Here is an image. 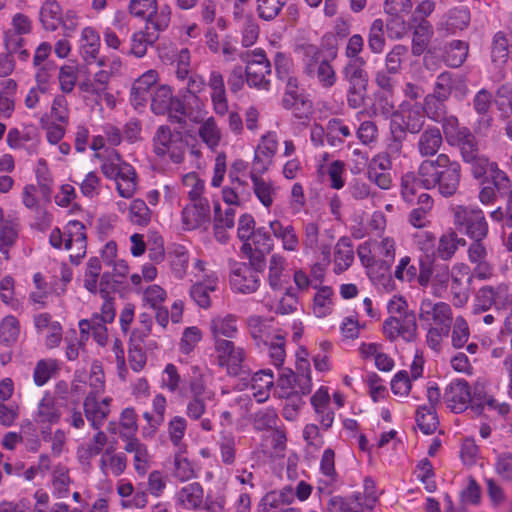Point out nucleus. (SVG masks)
Segmentation results:
<instances>
[{
  "mask_svg": "<svg viewBox=\"0 0 512 512\" xmlns=\"http://www.w3.org/2000/svg\"><path fill=\"white\" fill-rule=\"evenodd\" d=\"M419 180L425 189H437L443 197L453 196L460 185L461 165L445 153L423 160L418 167Z\"/></svg>",
  "mask_w": 512,
  "mask_h": 512,
  "instance_id": "1",
  "label": "nucleus"
},
{
  "mask_svg": "<svg viewBox=\"0 0 512 512\" xmlns=\"http://www.w3.org/2000/svg\"><path fill=\"white\" fill-rule=\"evenodd\" d=\"M228 266L229 282L233 292L243 295L257 292L261 286L265 263H260L257 259L256 261L251 259V263L230 259Z\"/></svg>",
  "mask_w": 512,
  "mask_h": 512,
  "instance_id": "2",
  "label": "nucleus"
},
{
  "mask_svg": "<svg viewBox=\"0 0 512 512\" xmlns=\"http://www.w3.org/2000/svg\"><path fill=\"white\" fill-rule=\"evenodd\" d=\"M441 128L447 144L458 149L463 162L480 153L476 135L470 128L462 126L456 116L444 118Z\"/></svg>",
  "mask_w": 512,
  "mask_h": 512,
  "instance_id": "3",
  "label": "nucleus"
},
{
  "mask_svg": "<svg viewBox=\"0 0 512 512\" xmlns=\"http://www.w3.org/2000/svg\"><path fill=\"white\" fill-rule=\"evenodd\" d=\"M63 241L65 249L72 250L70 261L73 264H79L80 260L86 254L87 247V236L84 224L76 220L70 221L66 225L63 234L59 228H54L49 236L50 244L54 248L60 249Z\"/></svg>",
  "mask_w": 512,
  "mask_h": 512,
  "instance_id": "4",
  "label": "nucleus"
},
{
  "mask_svg": "<svg viewBox=\"0 0 512 512\" xmlns=\"http://www.w3.org/2000/svg\"><path fill=\"white\" fill-rule=\"evenodd\" d=\"M454 224L471 239L483 240L488 235V224L479 208L458 206L454 213Z\"/></svg>",
  "mask_w": 512,
  "mask_h": 512,
  "instance_id": "5",
  "label": "nucleus"
},
{
  "mask_svg": "<svg viewBox=\"0 0 512 512\" xmlns=\"http://www.w3.org/2000/svg\"><path fill=\"white\" fill-rule=\"evenodd\" d=\"M241 61L246 63V81L250 87L269 90V80L266 75L271 72V65L262 50L250 52H240L238 54Z\"/></svg>",
  "mask_w": 512,
  "mask_h": 512,
  "instance_id": "6",
  "label": "nucleus"
},
{
  "mask_svg": "<svg viewBox=\"0 0 512 512\" xmlns=\"http://www.w3.org/2000/svg\"><path fill=\"white\" fill-rule=\"evenodd\" d=\"M128 9L133 16L145 19L146 25L154 30H166L169 26L170 11L168 8L158 11L157 0H131Z\"/></svg>",
  "mask_w": 512,
  "mask_h": 512,
  "instance_id": "7",
  "label": "nucleus"
},
{
  "mask_svg": "<svg viewBox=\"0 0 512 512\" xmlns=\"http://www.w3.org/2000/svg\"><path fill=\"white\" fill-rule=\"evenodd\" d=\"M383 333L391 342L401 337L406 342H412L417 336L416 315L413 312L402 316H390L383 322Z\"/></svg>",
  "mask_w": 512,
  "mask_h": 512,
  "instance_id": "8",
  "label": "nucleus"
},
{
  "mask_svg": "<svg viewBox=\"0 0 512 512\" xmlns=\"http://www.w3.org/2000/svg\"><path fill=\"white\" fill-rule=\"evenodd\" d=\"M426 116L421 109L419 104L408 105L394 114V118L391 119L390 128L395 130H403L407 135L418 134L422 131L425 124Z\"/></svg>",
  "mask_w": 512,
  "mask_h": 512,
  "instance_id": "9",
  "label": "nucleus"
},
{
  "mask_svg": "<svg viewBox=\"0 0 512 512\" xmlns=\"http://www.w3.org/2000/svg\"><path fill=\"white\" fill-rule=\"evenodd\" d=\"M419 319L421 322L428 324L432 321L437 327L450 328L452 323L451 308L447 303H434L430 299H424L420 304Z\"/></svg>",
  "mask_w": 512,
  "mask_h": 512,
  "instance_id": "10",
  "label": "nucleus"
},
{
  "mask_svg": "<svg viewBox=\"0 0 512 512\" xmlns=\"http://www.w3.org/2000/svg\"><path fill=\"white\" fill-rule=\"evenodd\" d=\"M214 349L217 353L218 364L222 367H229L234 373H237L238 368L244 361V349L236 345L232 339L214 342Z\"/></svg>",
  "mask_w": 512,
  "mask_h": 512,
  "instance_id": "11",
  "label": "nucleus"
},
{
  "mask_svg": "<svg viewBox=\"0 0 512 512\" xmlns=\"http://www.w3.org/2000/svg\"><path fill=\"white\" fill-rule=\"evenodd\" d=\"M182 211V221L187 229L206 228L210 223V206L208 200L193 201Z\"/></svg>",
  "mask_w": 512,
  "mask_h": 512,
  "instance_id": "12",
  "label": "nucleus"
},
{
  "mask_svg": "<svg viewBox=\"0 0 512 512\" xmlns=\"http://www.w3.org/2000/svg\"><path fill=\"white\" fill-rule=\"evenodd\" d=\"M444 399L451 411L455 413L463 412L467 409V404L471 400L468 383L465 380L452 382L445 390Z\"/></svg>",
  "mask_w": 512,
  "mask_h": 512,
  "instance_id": "13",
  "label": "nucleus"
},
{
  "mask_svg": "<svg viewBox=\"0 0 512 512\" xmlns=\"http://www.w3.org/2000/svg\"><path fill=\"white\" fill-rule=\"evenodd\" d=\"M443 144V136L438 127L430 126L419 136L417 150L422 157L437 156Z\"/></svg>",
  "mask_w": 512,
  "mask_h": 512,
  "instance_id": "14",
  "label": "nucleus"
},
{
  "mask_svg": "<svg viewBox=\"0 0 512 512\" xmlns=\"http://www.w3.org/2000/svg\"><path fill=\"white\" fill-rule=\"evenodd\" d=\"M207 85L212 90L211 99L215 112L219 115H225L228 111V102L223 75L219 71H212Z\"/></svg>",
  "mask_w": 512,
  "mask_h": 512,
  "instance_id": "15",
  "label": "nucleus"
},
{
  "mask_svg": "<svg viewBox=\"0 0 512 512\" xmlns=\"http://www.w3.org/2000/svg\"><path fill=\"white\" fill-rule=\"evenodd\" d=\"M204 490L200 483L191 482L176 494L177 503L184 509L197 510L203 504Z\"/></svg>",
  "mask_w": 512,
  "mask_h": 512,
  "instance_id": "16",
  "label": "nucleus"
},
{
  "mask_svg": "<svg viewBox=\"0 0 512 512\" xmlns=\"http://www.w3.org/2000/svg\"><path fill=\"white\" fill-rule=\"evenodd\" d=\"M157 82V73L149 70L141 75L133 84L131 89V100L135 106L143 105L149 98L154 85Z\"/></svg>",
  "mask_w": 512,
  "mask_h": 512,
  "instance_id": "17",
  "label": "nucleus"
},
{
  "mask_svg": "<svg viewBox=\"0 0 512 512\" xmlns=\"http://www.w3.org/2000/svg\"><path fill=\"white\" fill-rule=\"evenodd\" d=\"M163 30H154L151 25H145L144 30L135 32L131 38L130 53L141 58L147 53L148 46H152Z\"/></svg>",
  "mask_w": 512,
  "mask_h": 512,
  "instance_id": "18",
  "label": "nucleus"
},
{
  "mask_svg": "<svg viewBox=\"0 0 512 512\" xmlns=\"http://www.w3.org/2000/svg\"><path fill=\"white\" fill-rule=\"evenodd\" d=\"M507 292L505 286H483L475 296L474 314H481L489 310L503 294Z\"/></svg>",
  "mask_w": 512,
  "mask_h": 512,
  "instance_id": "19",
  "label": "nucleus"
},
{
  "mask_svg": "<svg viewBox=\"0 0 512 512\" xmlns=\"http://www.w3.org/2000/svg\"><path fill=\"white\" fill-rule=\"evenodd\" d=\"M210 330L214 342H217L218 340L233 339L238 333L235 316L229 314L224 317H216L212 319L210 323Z\"/></svg>",
  "mask_w": 512,
  "mask_h": 512,
  "instance_id": "20",
  "label": "nucleus"
},
{
  "mask_svg": "<svg viewBox=\"0 0 512 512\" xmlns=\"http://www.w3.org/2000/svg\"><path fill=\"white\" fill-rule=\"evenodd\" d=\"M100 47L99 35L90 27L84 28L82 31L81 54L87 63L97 61L99 66H104V59L97 60V54Z\"/></svg>",
  "mask_w": 512,
  "mask_h": 512,
  "instance_id": "21",
  "label": "nucleus"
},
{
  "mask_svg": "<svg viewBox=\"0 0 512 512\" xmlns=\"http://www.w3.org/2000/svg\"><path fill=\"white\" fill-rule=\"evenodd\" d=\"M85 416L94 429H99L103 421L108 417L110 409L100 405L94 393H89L83 403Z\"/></svg>",
  "mask_w": 512,
  "mask_h": 512,
  "instance_id": "22",
  "label": "nucleus"
},
{
  "mask_svg": "<svg viewBox=\"0 0 512 512\" xmlns=\"http://www.w3.org/2000/svg\"><path fill=\"white\" fill-rule=\"evenodd\" d=\"M40 22L47 31H55L62 23V9L56 0H46L40 8Z\"/></svg>",
  "mask_w": 512,
  "mask_h": 512,
  "instance_id": "23",
  "label": "nucleus"
},
{
  "mask_svg": "<svg viewBox=\"0 0 512 512\" xmlns=\"http://www.w3.org/2000/svg\"><path fill=\"white\" fill-rule=\"evenodd\" d=\"M273 373L271 370H261L251 378L253 395L258 402H264L269 397V391L273 387Z\"/></svg>",
  "mask_w": 512,
  "mask_h": 512,
  "instance_id": "24",
  "label": "nucleus"
},
{
  "mask_svg": "<svg viewBox=\"0 0 512 512\" xmlns=\"http://www.w3.org/2000/svg\"><path fill=\"white\" fill-rule=\"evenodd\" d=\"M443 98H439L431 93L427 94L424 98L423 104L420 105L424 115L434 122L443 123V119L447 118V106Z\"/></svg>",
  "mask_w": 512,
  "mask_h": 512,
  "instance_id": "25",
  "label": "nucleus"
},
{
  "mask_svg": "<svg viewBox=\"0 0 512 512\" xmlns=\"http://www.w3.org/2000/svg\"><path fill=\"white\" fill-rule=\"evenodd\" d=\"M469 22L470 13L467 8H454L450 10L446 22L442 24L439 31H445V35L454 34L458 30L467 28Z\"/></svg>",
  "mask_w": 512,
  "mask_h": 512,
  "instance_id": "26",
  "label": "nucleus"
},
{
  "mask_svg": "<svg viewBox=\"0 0 512 512\" xmlns=\"http://www.w3.org/2000/svg\"><path fill=\"white\" fill-rule=\"evenodd\" d=\"M149 97L151 98V109L157 115L167 113L173 103L172 90L168 85L155 87Z\"/></svg>",
  "mask_w": 512,
  "mask_h": 512,
  "instance_id": "27",
  "label": "nucleus"
},
{
  "mask_svg": "<svg viewBox=\"0 0 512 512\" xmlns=\"http://www.w3.org/2000/svg\"><path fill=\"white\" fill-rule=\"evenodd\" d=\"M250 239L253 242L254 250H256L252 259L255 261L257 259L260 263L266 264V256L270 254L274 246L273 239L269 232L263 227L258 228Z\"/></svg>",
  "mask_w": 512,
  "mask_h": 512,
  "instance_id": "28",
  "label": "nucleus"
},
{
  "mask_svg": "<svg viewBox=\"0 0 512 512\" xmlns=\"http://www.w3.org/2000/svg\"><path fill=\"white\" fill-rule=\"evenodd\" d=\"M363 59L350 60L343 69V76L348 86L367 87L368 77L365 70Z\"/></svg>",
  "mask_w": 512,
  "mask_h": 512,
  "instance_id": "29",
  "label": "nucleus"
},
{
  "mask_svg": "<svg viewBox=\"0 0 512 512\" xmlns=\"http://www.w3.org/2000/svg\"><path fill=\"white\" fill-rule=\"evenodd\" d=\"M117 190L123 198H131L136 190V173L130 164L120 166L117 175Z\"/></svg>",
  "mask_w": 512,
  "mask_h": 512,
  "instance_id": "30",
  "label": "nucleus"
},
{
  "mask_svg": "<svg viewBox=\"0 0 512 512\" xmlns=\"http://www.w3.org/2000/svg\"><path fill=\"white\" fill-rule=\"evenodd\" d=\"M468 55V43L461 40H454L445 48L444 61L453 68L460 67Z\"/></svg>",
  "mask_w": 512,
  "mask_h": 512,
  "instance_id": "31",
  "label": "nucleus"
},
{
  "mask_svg": "<svg viewBox=\"0 0 512 512\" xmlns=\"http://www.w3.org/2000/svg\"><path fill=\"white\" fill-rule=\"evenodd\" d=\"M416 422L424 434L434 433L439 424L435 407L432 405L420 406L416 411Z\"/></svg>",
  "mask_w": 512,
  "mask_h": 512,
  "instance_id": "32",
  "label": "nucleus"
},
{
  "mask_svg": "<svg viewBox=\"0 0 512 512\" xmlns=\"http://www.w3.org/2000/svg\"><path fill=\"white\" fill-rule=\"evenodd\" d=\"M297 51L303 55V62L305 65V73L309 76H313L315 74L316 66L322 61V51L321 49L310 43H302L297 45Z\"/></svg>",
  "mask_w": 512,
  "mask_h": 512,
  "instance_id": "33",
  "label": "nucleus"
},
{
  "mask_svg": "<svg viewBox=\"0 0 512 512\" xmlns=\"http://www.w3.org/2000/svg\"><path fill=\"white\" fill-rule=\"evenodd\" d=\"M367 42L373 54H381L386 45L384 22L382 19H375L369 27Z\"/></svg>",
  "mask_w": 512,
  "mask_h": 512,
  "instance_id": "34",
  "label": "nucleus"
},
{
  "mask_svg": "<svg viewBox=\"0 0 512 512\" xmlns=\"http://www.w3.org/2000/svg\"><path fill=\"white\" fill-rule=\"evenodd\" d=\"M432 35V26L429 21L421 19L415 27L414 36L412 39V53L415 56L421 55L428 44L429 38Z\"/></svg>",
  "mask_w": 512,
  "mask_h": 512,
  "instance_id": "35",
  "label": "nucleus"
},
{
  "mask_svg": "<svg viewBox=\"0 0 512 512\" xmlns=\"http://www.w3.org/2000/svg\"><path fill=\"white\" fill-rule=\"evenodd\" d=\"M304 357H298L296 362L295 375L298 378V387L302 395H307L311 392L312 382L310 377V363L305 358L308 353L305 349H302Z\"/></svg>",
  "mask_w": 512,
  "mask_h": 512,
  "instance_id": "36",
  "label": "nucleus"
},
{
  "mask_svg": "<svg viewBox=\"0 0 512 512\" xmlns=\"http://www.w3.org/2000/svg\"><path fill=\"white\" fill-rule=\"evenodd\" d=\"M144 342H140L137 338V332L133 331L130 338V348L128 351V361L130 367L135 372L141 371L146 364V354L143 350Z\"/></svg>",
  "mask_w": 512,
  "mask_h": 512,
  "instance_id": "37",
  "label": "nucleus"
},
{
  "mask_svg": "<svg viewBox=\"0 0 512 512\" xmlns=\"http://www.w3.org/2000/svg\"><path fill=\"white\" fill-rule=\"evenodd\" d=\"M60 411L55 407L54 399L46 395L40 401L37 409V422L53 424L60 420Z\"/></svg>",
  "mask_w": 512,
  "mask_h": 512,
  "instance_id": "38",
  "label": "nucleus"
},
{
  "mask_svg": "<svg viewBox=\"0 0 512 512\" xmlns=\"http://www.w3.org/2000/svg\"><path fill=\"white\" fill-rule=\"evenodd\" d=\"M216 289V280L209 279L206 283H195L190 289L191 298L201 308L207 309L211 306L209 292Z\"/></svg>",
  "mask_w": 512,
  "mask_h": 512,
  "instance_id": "39",
  "label": "nucleus"
},
{
  "mask_svg": "<svg viewBox=\"0 0 512 512\" xmlns=\"http://www.w3.org/2000/svg\"><path fill=\"white\" fill-rule=\"evenodd\" d=\"M286 259L278 254L271 256L268 269V283L271 289L280 290L283 286L282 276L285 269Z\"/></svg>",
  "mask_w": 512,
  "mask_h": 512,
  "instance_id": "40",
  "label": "nucleus"
},
{
  "mask_svg": "<svg viewBox=\"0 0 512 512\" xmlns=\"http://www.w3.org/2000/svg\"><path fill=\"white\" fill-rule=\"evenodd\" d=\"M277 386L280 388V396L291 399L293 395H302L298 387V378L295 372L289 368L283 370L277 380Z\"/></svg>",
  "mask_w": 512,
  "mask_h": 512,
  "instance_id": "41",
  "label": "nucleus"
},
{
  "mask_svg": "<svg viewBox=\"0 0 512 512\" xmlns=\"http://www.w3.org/2000/svg\"><path fill=\"white\" fill-rule=\"evenodd\" d=\"M288 0H257V15L264 21H272L278 17Z\"/></svg>",
  "mask_w": 512,
  "mask_h": 512,
  "instance_id": "42",
  "label": "nucleus"
},
{
  "mask_svg": "<svg viewBox=\"0 0 512 512\" xmlns=\"http://www.w3.org/2000/svg\"><path fill=\"white\" fill-rule=\"evenodd\" d=\"M18 237V225L12 221H5L0 226V251L6 260L9 259V248L15 244Z\"/></svg>",
  "mask_w": 512,
  "mask_h": 512,
  "instance_id": "43",
  "label": "nucleus"
},
{
  "mask_svg": "<svg viewBox=\"0 0 512 512\" xmlns=\"http://www.w3.org/2000/svg\"><path fill=\"white\" fill-rule=\"evenodd\" d=\"M175 140V133L173 134L170 127L162 125L157 128L153 137L154 152L157 156L163 157L169 151L172 141Z\"/></svg>",
  "mask_w": 512,
  "mask_h": 512,
  "instance_id": "44",
  "label": "nucleus"
},
{
  "mask_svg": "<svg viewBox=\"0 0 512 512\" xmlns=\"http://www.w3.org/2000/svg\"><path fill=\"white\" fill-rule=\"evenodd\" d=\"M333 291L330 287H321L313 299V312L317 317H325L331 312V296Z\"/></svg>",
  "mask_w": 512,
  "mask_h": 512,
  "instance_id": "45",
  "label": "nucleus"
},
{
  "mask_svg": "<svg viewBox=\"0 0 512 512\" xmlns=\"http://www.w3.org/2000/svg\"><path fill=\"white\" fill-rule=\"evenodd\" d=\"M59 370L56 360H40L34 369L33 379L37 386H43Z\"/></svg>",
  "mask_w": 512,
  "mask_h": 512,
  "instance_id": "46",
  "label": "nucleus"
},
{
  "mask_svg": "<svg viewBox=\"0 0 512 512\" xmlns=\"http://www.w3.org/2000/svg\"><path fill=\"white\" fill-rule=\"evenodd\" d=\"M354 260V252L348 239L341 238L335 251V263L340 271H344L350 267Z\"/></svg>",
  "mask_w": 512,
  "mask_h": 512,
  "instance_id": "47",
  "label": "nucleus"
},
{
  "mask_svg": "<svg viewBox=\"0 0 512 512\" xmlns=\"http://www.w3.org/2000/svg\"><path fill=\"white\" fill-rule=\"evenodd\" d=\"M251 180L253 182L254 193L259 201L265 206L270 207L273 203L274 189L271 183L266 182L261 177L251 172Z\"/></svg>",
  "mask_w": 512,
  "mask_h": 512,
  "instance_id": "48",
  "label": "nucleus"
},
{
  "mask_svg": "<svg viewBox=\"0 0 512 512\" xmlns=\"http://www.w3.org/2000/svg\"><path fill=\"white\" fill-rule=\"evenodd\" d=\"M509 57L508 40L502 32L495 34L492 42L491 58L497 65L507 62Z\"/></svg>",
  "mask_w": 512,
  "mask_h": 512,
  "instance_id": "49",
  "label": "nucleus"
},
{
  "mask_svg": "<svg viewBox=\"0 0 512 512\" xmlns=\"http://www.w3.org/2000/svg\"><path fill=\"white\" fill-rule=\"evenodd\" d=\"M408 53V48L404 45H395L385 57V70L392 74H397L401 70L403 59Z\"/></svg>",
  "mask_w": 512,
  "mask_h": 512,
  "instance_id": "50",
  "label": "nucleus"
},
{
  "mask_svg": "<svg viewBox=\"0 0 512 512\" xmlns=\"http://www.w3.org/2000/svg\"><path fill=\"white\" fill-rule=\"evenodd\" d=\"M131 221L139 226H146L151 219V212L142 199H134L129 208Z\"/></svg>",
  "mask_w": 512,
  "mask_h": 512,
  "instance_id": "51",
  "label": "nucleus"
},
{
  "mask_svg": "<svg viewBox=\"0 0 512 512\" xmlns=\"http://www.w3.org/2000/svg\"><path fill=\"white\" fill-rule=\"evenodd\" d=\"M454 75L450 72H443L436 78L431 94L448 100L454 89Z\"/></svg>",
  "mask_w": 512,
  "mask_h": 512,
  "instance_id": "52",
  "label": "nucleus"
},
{
  "mask_svg": "<svg viewBox=\"0 0 512 512\" xmlns=\"http://www.w3.org/2000/svg\"><path fill=\"white\" fill-rule=\"evenodd\" d=\"M283 106L292 110L298 119H308L313 113L312 102L303 93L291 100V103H284Z\"/></svg>",
  "mask_w": 512,
  "mask_h": 512,
  "instance_id": "53",
  "label": "nucleus"
},
{
  "mask_svg": "<svg viewBox=\"0 0 512 512\" xmlns=\"http://www.w3.org/2000/svg\"><path fill=\"white\" fill-rule=\"evenodd\" d=\"M464 162L471 165V173L475 179H481L483 185L488 182L486 175L492 162L486 156L478 153L472 157V160L467 159Z\"/></svg>",
  "mask_w": 512,
  "mask_h": 512,
  "instance_id": "54",
  "label": "nucleus"
},
{
  "mask_svg": "<svg viewBox=\"0 0 512 512\" xmlns=\"http://www.w3.org/2000/svg\"><path fill=\"white\" fill-rule=\"evenodd\" d=\"M470 330L466 320L462 316L456 317L451 334L454 348H462L469 340Z\"/></svg>",
  "mask_w": 512,
  "mask_h": 512,
  "instance_id": "55",
  "label": "nucleus"
},
{
  "mask_svg": "<svg viewBox=\"0 0 512 512\" xmlns=\"http://www.w3.org/2000/svg\"><path fill=\"white\" fill-rule=\"evenodd\" d=\"M199 136L210 147H216L220 141L221 133L215 120L208 118L199 128Z\"/></svg>",
  "mask_w": 512,
  "mask_h": 512,
  "instance_id": "56",
  "label": "nucleus"
},
{
  "mask_svg": "<svg viewBox=\"0 0 512 512\" xmlns=\"http://www.w3.org/2000/svg\"><path fill=\"white\" fill-rule=\"evenodd\" d=\"M19 336V321L14 316L5 317L0 323V341L13 343Z\"/></svg>",
  "mask_w": 512,
  "mask_h": 512,
  "instance_id": "57",
  "label": "nucleus"
},
{
  "mask_svg": "<svg viewBox=\"0 0 512 512\" xmlns=\"http://www.w3.org/2000/svg\"><path fill=\"white\" fill-rule=\"evenodd\" d=\"M329 512H361V505L351 501L350 497L333 496L327 503Z\"/></svg>",
  "mask_w": 512,
  "mask_h": 512,
  "instance_id": "58",
  "label": "nucleus"
},
{
  "mask_svg": "<svg viewBox=\"0 0 512 512\" xmlns=\"http://www.w3.org/2000/svg\"><path fill=\"white\" fill-rule=\"evenodd\" d=\"M454 239V231L452 230L441 235L435 254L444 261L451 259L457 250Z\"/></svg>",
  "mask_w": 512,
  "mask_h": 512,
  "instance_id": "59",
  "label": "nucleus"
},
{
  "mask_svg": "<svg viewBox=\"0 0 512 512\" xmlns=\"http://www.w3.org/2000/svg\"><path fill=\"white\" fill-rule=\"evenodd\" d=\"M418 266L411 263L409 256L403 257L396 267L394 276L400 281L412 282L417 278Z\"/></svg>",
  "mask_w": 512,
  "mask_h": 512,
  "instance_id": "60",
  "label": "nucleus"
},
{
  "mask_svg": "<svg viewBox=\"0 0 512 512\" xmlns=\"http://www.w3.org/2000/svg\"><path fill=\"white\" fill-rule=\"evenodd\" d=\"M492 182V185L498 192H505L510 189L511 181L507 173L501 170L496 162H492L489 172L487 173Z\"/></svg>",
  "mask_w": 512,
  "mask_h": 512,
  "instance_id": "61",
  "label": "nucleus"
},
{
  "mask_svg": "<svg viewBox=\"0 0 512 512\" xmlns=\"http://www.w3.org/2000/svg\"><path fill=\"white\" fill-rule=\"evenodd\" d=\"M173 476L180 481H188L194 477L191 462L181 454L175 455Z\"/></svg>",
  "mask_w": 512,
  "mask_h": 512,
  "instance_id": "62",
  "label": "nucleus"
},
{
  "mask_svg": "<svg viewBox=\"0 0 512 512\" xmlns=\"http://www.w3.org/2000/svg\"><path fill=\"white\" fill-rule=\"evenodd\" d=\"M183 184L190 188L188 194L192 201L206 200L201 195L204 191L205 182L196 173H188L183 177Z\"/></svg>",
  "mask_w": 512,
  "mask_h": 512,
  "instance_id": "63",
  "label": "nucleus"
},
{
  "mask_svg": "<svg viewBox=\"0 0 512 512\" xmlns=\"http://www.w3.org/2000/svg\"><path fill=\"white\" fill-rule=\"evenodd\" d=\"M496 473L506 481H512V453L498 455L495 463Z\"/></svg>",
  "mask_w": 512,
  "mask_h": 512,
  "instance_id": "64",
  "label": "nucleus"
}]
</instances>
